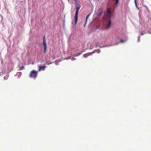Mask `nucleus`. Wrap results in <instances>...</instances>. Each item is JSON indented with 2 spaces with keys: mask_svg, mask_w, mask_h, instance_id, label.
I'll list each match as a JSON object with an SVG mask.
<instances>
[{
  "mask_svg": "<svg viewBox=\"0 0 151 151\" xmlns=\"http://www.w3.org/2000/svg\"><path fill=\"white\" fill-rule=\"evenodd\" d=\"M76 12L75 16V24L76 25L78 21V14L79 9L81 8L80 5L78 4H76Z\"/></svg>",
  "mask_w": 151,
  "mask_h": 151,
  "instance_id": "obj_1",
  "label": "nucleus"
},
{
  "mask_svg": "<svg viewBox=\"0 0 151 151\" xmlns=\"http://www.w3.org/2000/svg\"><path fill=\"white\" fill-rule=\"evenodd\" d=\"M37 72L34 70H33L31 71L29 77L31 78H35L37 77Z\"/></svg>",
  "mask_w": 151,
  "mask_h": 151,
  "instance_id": "obj_2",
  "label": "nucleus"
},
{
  "mask_svg": "<svg viewBox=\"0 0 151 151\" xmlns=\"http://www.w3.org/2000/svg\"><path fill=\"white\" fill-rule=\"evenodd\" d=\"M42 42L43 45L44 47V54H45L46 51L47 45L45 36H43Z\"/></svg>",
  "mask_w": 151,
  "mask_h": 151,
  "instance_id": "obj_3",
  "label": "nucleus"
},
{
  "mask_svg": "<svg viewBox=\"0 0 151 151\" xmlns=\"http://www.w3.org/2000/svg\"><path fill=\"white\" fill-rule=\"evenodd\" d=\"M107 16L108 17L109 19L111 18V10L110 8H108L107 10Z\"/></svg>",
  "mask_w": 151,
  "mask_h": 151,
  "instance_id": "obj_4",
  "label": "nucleus"
},
{
  "mask_svg": "<svg viewBox=\"0 0 151 151\" xmlns=\"http://www.w3.org/2000/svg\"><path fill=\"white\" fill-rule=\"evenodd\" d=\"M111 21L110 19H110L109 20L108 23L107 24V25L106 27V29H108L109 28L111 25Z\"/></svg>",
  "mask_w": 151,
  "mask_h": 151,
  "instance_id": "obj_5",
  "label": "nucleus"
},
{
  "mask_svg": "<svg viewBox=\"0 0 151 151\" xmlns=\"http://www.w3.org/2000/svg\"><path fill=\"white\" fill-rule=\"evenodd\" d=\"M46 67V66H39V71H40V70H45V68Z\"/></svg>",
  "mask_w": 151,
  "mask_h": 151,
  "instance_id": "obj_6",
  "label": "nucleus"
},
{
  "mask_svg": "<svg viewBox=\"0 0 151 151\" xmlns=\"http://www.w3.org/2000/svg\"><path fill=\"white\" fill-rule=\"evenodd\" d=\"M19 70H22L24 69V66H22L21 67L19 66Z\"/></svg>",
  "mask_w": 151,
  "mask_h": 151,
  "instance_id": "obj_7",
  "label": "nucleus"
},
{
  "mask_svg": "<svg viewBox=\"0 0 151 151\" xmlns=\"http://www.w3.org/2000/svg\"><path fill=\"white\" fill-rule=\"evenodd\" d=\"M90 15V14H88V15H87L86 17V22H87V19H88V17Z\"/></svg>",
  "mask_w": 151,
  "mask_h": 151,
  "instance_id": "obj_8",
  "label": "nucleus"
},
{
  "mask_svg": "<svg viewBox=\"0 0 151 151\" xmlns=\"http://www.w3.org/2000/svg\"><path fill=\"white\" fill-rule=\"evenodd\" d=\"M119 0H115V4L116 5H117L118 3Z\"/></svg>",
  "mask_w": 151,
  "mask_h": 151,
  "instance_id": "obj_9",
  "label": "nucleus"
},
{
  "mask_svg": "<svg viewBox=\"0 0 151 151\" xmlns=\"http://www.w3.org/2000/svg\"><path fill=\"white\" fill-rule=\"evenodd\" d=\"M125 41L123 40L122 39H121L120 40V42L121 43H123L125 42Z\"/></svg>",
  "mask_w": 151,
  "mask_h": 151,
  "instance_id": "obj_10",
  "label": "nucleus"
},
{
  "mask_svg": "<svg viewBox=\"0 0 151 151\" xmlns=\"http://www.w3.org/2000/svg\"><path fill=\"white\" fill-rule=\"evenodd\" d=\"M102 12H100V13H99L98 14V16H100L101 15V14H102Z\"/></svg>",
  "mask_w": 151,
  "mask_h": 151,
  "instance_id": "obj_11",
  "label": "nucleus"
},
{
  "mask_svg": "<svg viewBox=\"0 0 151 151\" xmlns=\"http://www.w3.org/2000/svg\"><path fill=\"white\" fill-rule=\"evenodd\" d=\"M75 2V4H78L77 2V0H73Z\"/></svg>",
  "mask_w": 151,
  "mask_h": 151,
  "instance_id": "obj_12",
  "label": "nucleus"
},
{
  "mask_svg": "<svg viewBox=\"0 0 151 151\" xmlns=\"http://www.w3.org/2000/svg\"><path fill=\"white\" fill-rule=\"evenodd\" d=\"M134 2L135 3V5H137V2H136V0H134Z\"/></svg>",
  "mask_w": 151,
  "mask_h": 151,
  "instance_id": "obj_13",
  "label": "nucleus"
},
{
  "mask_svg": "<svg viewBox=\"0 0 151 151\" xmlns=\"http://www.w3.org/2000/svg\"><path fill=\"white\" fill-rule=\"evenodd\" d=\"M140 34H141V35H143L144 34V33H142V32H141V33Z\"/></svg>",
  "mask_w": 151,
  "mask_h": 151,
  "instance_id": "obj_14",
  "label": "nucleus"
},
{
  "mask_svg": "<svg viewBox=\"0 0 151 151\" xmlns=\"http://www.w3.org/2000/svg\"><path fill=\"white\" fill-rule=\"evenodd\" d=\"M86 23H85V24L84 25V27H85Z\"/></svg>",
  "mask_w": 151,
  "mask_h": 151,
  "instance_id": "obj_15",
  "label": "nucleus"
}]
</instances>
